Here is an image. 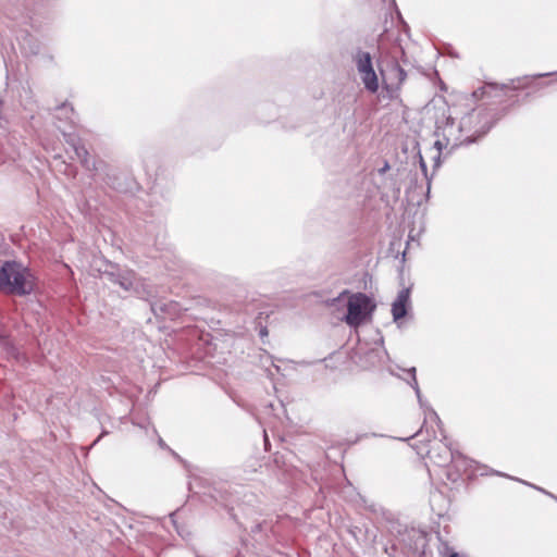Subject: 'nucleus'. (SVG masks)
<instances>
[{
  "instance_id": "nucleus-5",
  "label": "nucleus",
  "mask_w": 557,
  "mask_h": 557,
  "mask_svg": "<svg viewBox=\"0 0 557 557\" xmlns=\"http://www.w3.org/2000/svg\"><path fill=\"white\" fill-rule=\"evenodd\" d=\"M408 298H409V292L406 289L401 290L398 294L397 299L394 301V304L392 306V313H393L395 321H397L406 315V313H407L406 306H407Z\"/></svg>"
},
{
  "instance_id": "nucleus-8",
  "label": "nucleus",
  "mask_w": 557,
  "mask_h": 557,
  "mask_svg": "<svg viewBox=\"0 0 557 557\" xmlns=\"http://www.w3.org/2000/svg\"><path fill=\"white\" fill-rule=\"evenodd\" d=\"M394 71H395V73H396V75L398 77V81H399L398 85H400L405 81L406 73H405V71L398 64H396L394 66Z\"/></svg>"
},
{
  "instance_id": "nucleus-6",
  "label": "nucleus",
  "mask_w": 557,
  "mask_h": 557,
  "mask_svg": "<svg viewBox=\"0 0 557 557\" xmlns=\"http://www.w3.org/2000/svg\"><path fill=\"white\" fill-rule=\"evenodd\" d=\"M357 70L360 75L373 70L372 58L369 52L360 51L356 55Z\"/></svg>"
},
{
  "instance_id": "nucleus-9",
  "label": "nucleus",
  "mask_w": 557,
  "mask_h": 557,
  "mask_svg": "<svg viewBox=\"0 0 557 557\" xmlns=\"http://www.w3.org/2000/svg\"><path fill=\"white\" fill-rule=\"evenodd\" d=\"M435 145L437 146V150H438V152H440V151H441V146H442L441 141H440V140H436Z\"/></svg>"
},
{
  "instance_id": "nucleus-7",
  "label": "nucleus",
  "mask_w": 557,
  "mask_h": 557,
  "mask_svg": "<svg viewBox=\"0 0 557 557\" xmlns=\"http://www.w3.org/2000/svg\"><path fill=\"white\" fill-rule=\"evenodd\" d=\"M360 76L367 90L372 94H375L379 90V78L374 69L363 73Z\"/></svg>"
},
{
  "instance_id": "nucleus-1",
  "label": "nucleus",
  "mask_w": 557,
  "mask_h": 557,
  "mask_svg": "<svg viewBox=\"0 0 557 557\" xmlns=\"http://www.w3.org/2000/svg\"><path fill=\"white\" fill-rule=\"evenodd\" d=\"M417 454L425 460L426 465L434 467H444L451 462L458 470L468 466V459L462 455H453L450 448L436 435L432 438H425L422 431L414 435V442L411 445Z\"/></svg>"
},
{
  "instance_id": "nucleus-3",
  "label": "nucleus",
  "mask_w": 557,
  "mask_h": 557,
  "mask_svg": "<svg viewBox=\"0 0 557 557\" xmlns=\"http://www.w3.org/2000/svg\"><path fill=\"white\" fill-rule=\"evenodd\" d=\"M490 128L491 116L484 108H475L460 119L459 129L466 141H475Z\"/></svg>"
},
{
  "instance_id": "nucleus-4",
  "label": "nucleus",
  "mask_w": 557,
  "mask_h": 557,
  "mask_svg": "<svg viewBox=\"0 0 557 557\" xmlns=\"http://www.w3.org/2000/svg\"><path fill=\"white\" fill-rule=\"evenodd\" d=\"M375 304L363 293L349 296L345 322L352 327L361 325L374 311Z\"/></svg>"
},
{
  "instance_id": "nucleus-2",
  "label": "nucleus",
  "mask_w": 557,
  "mask_h": 557,
  "mask_svg": "<svg viewBox=\"0 0 557 557\" xmlns=\"http://www.w3.org/2000/svg\"><path fill=\"white\" fill-rule=\"evenodd\" d=\"M33 275L14 262H7L0 270V289L12 294L26 295L34 289Z\"/></svg>"
},
{
  "instance_id": "nucleus-10",
  "label": "nucleus",
  "mask_w": 557,
  "mask_h": 557,
  "mask_svg": "<svg viewBox=\"0 0 557 557\" xmlns=\"http://www.w3.org/2000/svg\"><path fill=\"white\" fill-rule=\"evenodd\" d=\"M66 108H67V107H66V104L64 103V104H62L59 109H66Z\"/></svg>"
}]
</instances>
